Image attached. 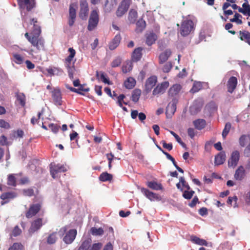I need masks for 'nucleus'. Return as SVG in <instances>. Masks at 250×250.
<instances>
[{"label":"nucleus","instance_id":"obj_46","mask_svg":"<svg viewBox=\"0 0 250 250\" xmlns=\"http://www.w3.org/2000/svg\"><path fill=\"white\" fill-rule=\"evenodd\" d=\"M242 16L240 14L236 12L234 14V18L229 20L230 22H236L237 24H241L243 22L241 19Z\"/></svg>","mask_w":250,"mask_h":250},{"label":"nucleus","instance_id":"obj_61","mask_svg":"<svg viewBox=\"0 0 250 250\" xmlns=\"http://www.w3.org/2000/svg\"><path fill=\"white\" fill-rule=\"evenodd\" d=\"M125 98V96L123 94H120L117 98V99H118L117 103L120 107H122L123 103L125 104H127L126 103L123 101Z\"/></svg>","mask_w":250,"mask_h":250},{"label":"nucleus","instance_id":"obj_14","mask_svg":"<svg viewBox=\"0 0 250 250\" xmlns=\"http://www.w3.org/2000/svg\"><path fill=\"white\" fill-rule=\"evenodd\" d=\"M240 159V153L237 150L233 151L231 154L230 158L228 161L229 167H234L238 163Z\"/></svg>","mask_w":250,"mask_h":250},{"label":"nucleus","instance_id":"obj_60","mask_svg":"<svg viewBox=\"0 0 250 250\" xmlns=\"http://www.w3.org/2000/svg\"><path fill=\"white\" fill-rule=\"evenodd\" d=\"M22 192L23 195L26 196L31 197L34 194V190L31 188L24 189L23 190Z\"/></svg>","mask_w":250,"mask_h":250},{"label":"nucleus","instance_id":"obj_34","mask_svg":"<svg viewBox=\"0 0 250 250\" xmlns=\"http://www.w3.org/2000/svg\"><path fill=\"white\" fill-rule=\"evenodd\" d=\"M157 38V35L153 33H150L146 36V43L150 46L155 43Z\"/></svg>","mask_w":250,"mask_h":250},{"label":"nucleus","instance_id":"obj_49","mask_svg":"<svg viewBox=\"0 0 250 250\" xmlns=\"http://www.w3.org/2000/svg\"><path fill=\"white\" fill-rule=\"evenodd\" d=\"M137 29L140 31H142L146 27V21L142 19H139L136 22Z\"/></svg>","mask_w":250,"mask_h":250},{"label":"nucleus","instance_id":"obj_4","mask_svg":"<svg viewBox=\"0 0 250 250\" xmlns=\"http://www.w3.org/2000/svg\"><path fill=\"white\" fill-rule=\"evenodd\" d=\"M102 247L103 244L101 242L92 244L91 239L88 238L83 241L78 250H100Z\"/></svg>","mask_w":250,"mask_h":250},{"label":"nucleus","instance_id":"obj_63","mask_svg":"<svg viewBox=\"0 0 250 250\" xmlns=\"http://www.w3.org/2000/svg\"><path fill=\"white\" fill-rule=\"evenodd\" d=\"M0 127L9 129L10 127L9 124L3 119H0Z\"/></svg>","mask_w":250,"mask_h":250},{"label":"nucleus","instance_id":"obj_11","mask_svg":"<svg viewBox=\"0 0 250 250\" xmlns=\"http://www.w3.org/2000/svg\"><path fill=\"white\" fill-rule=\"evenodd\" d=\"M43 219L42 218H37L31 223V226L29 229L30 233H33L39 230L43 226Z\"/></svg>","mask_w":250,"mask_h":250},{"label":"nucleus","instance_id":"obj_19","mask_svg":"<svg viewBox=\"0 0 250 250\" xmlns=\"http://www.w3.org/2000/svg\"><path fill=\"white\" fill-rule=\"evenodd\" d=\"M237 83V79L235 77L231 76L229 79L227 83V86L228 91L229 93H232L234 91L236 87Z\"/></svg>","mask_w":250,"mask_h":250},{"label":"nucleus","instance_id":"obj_57","mask_svg":"<svg viewBox=\"0 0 250 250\" xmlns=\"http://www.w3.org/2000/svg\"><path fill=\"white\" fill-rule=\"evenodd\" d=\"M249 136H247L246 135H242L239 138V144L242 147H244L245 146L247 142V137Z\"/></svg>","mask_w":250,"mask_h":250},{"label":"nucleus","instance_id":"obj_24","mask_svg":"<svg viewBox=\"0 0 250 250\" xmlns=\"http://www.w3.org/2000/svg\"><path fill=\"white\" fill-rule=\"evenodd\" d=\"M67 89H69L71 91L79 94L82 95H84V94L83 92H88L89 91V88H84V84H80L79 88H75L68 85H66Z\"/></svg>","mask_w":250,"mask_h":250},{"label":"nucleus","instance_id":"obj_48","mask_svg":"<svg viewBox=\"0 0 250 250\" xmlns=\"http://www.w3.org/2000/svg\"><path fill=\"white\" fill-rule=\"evenodd\" d=\"M231 124L229 122H228L226 124L222 134V137L224 139H225L226 138L227 136L229 134L231 128Z\"/></svg>","mask_w":250,"mask_h":250},{"label":"nucleus","instance_id":"obj_3","mask_svg":"<svg viewBox=\"0 0 250 250\" xmlns=\"http://www.w3.org/2000/svg\"><path fill=\"white\" fill-rule=\"evenodd\" d=\"M67 229L66 226L63 227L60 229L59 233L61 237L65 233L63 238V241L66 244H70L75 239L77 234V231L75 229H71L66 232Z\"/></svg>","mask_w":250,"mask_h":250},{"label":"nucleus","instance_id":"obj_9","mask_svg":"<svg viewBox=\"0 0 250 250\" xmlns=\"http://www.w3.org/2000/svg\"><path fill=\"white\" fill-rule=\"evenodd\" d=\"M141 191L144 195L151 201H160L162 200V198L160 195L150 191L147 188H141Z\"/></svg>","mask_w":250,"mask_h":250},{"label":"nucleus","instance_id":"obj_58","mask_svg":"<svg viewBox=\"0 0 250 250\" xmlns=\"http://www.w3.org/2000/svg\"><path fill=\"white\" fill-rule=\"evenodd\" d=\"M46 70L51 76L54 75L55 74V72L56 71L62 72V70L61 69H60L57 67H54L53 68H51V67H49L48 68H47L46 69Z\"/></svg>","mask_w":250,"mask_h":250},{"label":"nucleus","instance_id":"obj_56","mask_svg":"<svg viewBox=\"0 0 250 250\" xmlns=\"http://www.w3.org/2000/svg\"><path fill=\"white\" fill-rule=\"evenodd\" d=\"M48 127L54 133H57L60 128V126L59 125L53 123L50 124Z\"/></svg>","mask_w":250,"mask_h":250},{"label":"nucleus","instance_id":"obj_15","mask_svg":"<svg viewBox=\"0 0 250 250\" xmlns=\"http://www.w3.org/2000/svg\"><path fill=\"white\" fill-rule=\"evenodd\" d=\"M169 82L167 81L163 82L160 84H158L153 90V95H157L164 93L169 86Z\"/></svg>","mask_w":250,"mask_h":250},{"label":"nucleus","instance_id":"obj_44","mask_svg":"<svg viewBox=\"0 0 250 250\" xmlns=\"http://www.w3.org/2000/svg\"><path fill=\"white\" fill-rule=\"evenodd\" d=\"M203 88L202 83L200 82H195L194 83L192 88L190 89V92L194 93L198 92Z\"/></svg>","mask_w":250,"mask_h":250},{"label":"nucleus","instance_id":"obj_25","mask_svg":"<svg viewBox=\"0 0 250 250\" xmlns=\"http://www.w3.org/2000/svg\"><path fill=\"white\" fill-rule=\"evenodd\" d=\"M226 156L224 151H221L219 152L215 157V165H220L223 164L226 160Z\"/></svg>","mask_w":250,"mask_h":250},{"label":"nucleus","instance_id":"obj_22","mask_svg":"<svg viewBox=\"0 0 250 250\" xmlns=\"http://www.w3.org/2000/svg\"><path fill=\"white\" fill-rule=\"evenodd\" d=\"M121 39V35L120 34H117L109 43L108 46L109 49L113 50L116 48L119 45Z\"/></svg>","mask_w":250,"mask_h":250},{"label":"nucleus","instance_id":"obj_5","mask_svg":"<svg viewBox=\"0 0 250 250\" xmlns=\"http://www.w3.org/2000/svg\"><path fill=\"white\" fill-rule=\"evenodd\" d=\"M99 21L98 11L96 9L93 10L90 15L88 20L87 29L89 31L93 30L97 26Z\"/></svg>","mask_w":250,"mask_h":250},{"label":"nucleus","instance_id":"obj_40","mask_svg":"<svg viewBox=\"0 0 250 250\" xmlns=\"http://www.w3.org/2000/svg\"><path fill=\"white\" fill-rule=\"evenodd\" d=\"M138 17V14L137 11L134 9H131L129 12L128 19L130 22L134 23L136 21Z\"/></svg>","mask_w":250,"mask_h":250},{"label":"nucleus","instance_id":"obj_51","mask_svg":"<svg viewBox=\"0 0 250 250\" xmlns=\"http://www.w3.org/2000/svg\"><path fill=\"white\" fill-rule=\"evenodd\" d=\"M22 232L21 229L19 228L18 226H16L13 229L11 236L14 237H17L20 235Z\"/></svg>","mask_w":250,"mask_h":250},{"label":"nucleus","instance_id":"obj_31","mask_svg":"<svg viewBox=\"0 0 250 250\" xmlns=\"http://www.w3.org/2000/svg\"><path fill=\"white\" fill-rule=\"evenodd\" d=\"M176 110V103L175 101H172L170 103L166 108V114L173 115Z\"/></svg>","mask_w":250,"mask_h":250},{"label":"nucleus","instance_id":"obj_36","mask_svg":"<svg viewBox=\"0 0 250 250\" xmlns=\"http://www.w3.org/2000/svg\"><path fill=\"white\" fill-rule=\"evenodd\" d=\"M132 63L131 61H126L122 66V70L124 73H127L132 69Z\"/></svg>","mask_w":250,"mask_h":250},{"label":"nucleus","instance_id":"obj_53","mask_svg":"<svg viewBox=\"0 0 250 250\" xmlns=\"http://www.w3.org/2000/svg\"><path fill=\"white\" fill-rule=\"evenodd\" d=\"M158 147L166 156L168 160H170L171 162H172V163H173V165L174 166V167L176 165H177L176 162H175V159H174V158H173L169 153H168L167 152L165 151L160 146H158Z\"/></svg>","mask_w":250,"mask_h":250},{"label":"nucleus","instance_id":"obj_55","mask_svg":"<svg viewBox=\"0 0 250 250\" xmlns=\"http://www.w3.org/2000/svg\"><path fill=\"white\" fill-rule=\"evenodd\" d=\"M195 192L193 190L188 191L185 190L183 194V196L186 199H190L194 194Z\"/></svg>","mask_w":250,"mask_h":250},{"label":"nucleus","instance_id":"obj_28","mask_svg":"<svg viewBox=\"0 0 250 250\" xmlns=\"http://www.w3.org/2000/svg\"><path fill=\"white\" fill-rule=\"evenodd\" d=\"M239 34L240 39L250 45V32L246 30L240 31Z\"/></svg>","mask_w":250,"mask_h":250},{"label":"nucleus","instance_id":"obj_64","mask_svg":"<svg viewBox=\"0 0 250 250\" xmlns=\"http://www.w3.org/2000/svg\"><path fill=\"white\" fill-rule=\"evenodd\" d=\"M164 148L167 149L168 151L172 149L173 146L171 143L167 144L165 141H162L161 143Z\"/></svg>","mask_w":250,"mask_h":250},{"label":"nucleus","instance_id":"obj_17","mask_svg":"<svg viewBox=\"0 0 250 250\" xmlns=\"http://www.w3.org/2000/svg\"><path fill=\"white\" fill-rule=\"evenodd\" d=\"M75 7L76 5L74 4H71L69 6L68 24L70 26H73L75 21L76 17Z\"/></svg>","mask_w":250,"mask_h":250},{"label":"nucleus","instance_id":"obj_62","mask_svg":"<svg viewBox=\"0 0 250 250\" xmlns=\"http://www.w3.org/2000/svg\"><path fill=\"white\" fill-rule=\"evenodd\" d=\"M125 98V96L123 94H120L117 98V99H118L117 103L120 107H122L123 103L125 104H127L126 103L123 101Z\"/></svg>","mask_w":250,"mask_h":250},{"label":"nucleus","instance_id":"obj_41","mask_svg":"<svg viewBox=\"0 0 250 250\" xmlns=\"http://www.w3.org/2000/svg\"><path fill=\"white\" fill-rule=\"evenodd\" d=\"M7 184L9 186L13 187H15L17 186L16 178L15 174H10L8 175Z\"/></svg>","mask_w":250,"mask_h":250},{"label":"nucleus","instance_id":"obj_52","mask_svg":"<svg viewBox=\"0 0 250 250\" xmlns=\"http://www.w3.org/2000/svg\"><path fill=\"white\" fill-rule=\"evenodd\" d=\"M23 246L20 243H14L8 250H22Z\"/></svg>","mask_w":250,"mask_h":250},{"label":"nucleus","instance_id":"obj_32","mask_svg":"<svg viewBox=\"0 0 250 250\" xmlns=\"http://www.w3.org/2000/svg\"><path fill=\"white\" fill-rule=\"evenodd\" d=\"M195 127L198 130H202L206 125V121L204 119H197L193 122Z\"/></svg>","mask_w":250,"mask_h":250},{"label":"nucleus","instance_id":"obj_43","mask_svg":"<svg viewBox=\"0 0 250 250\" xmlns=\"http://www.w3.org/2000/svg\"><path fill=\"white\" fill-rule=\"evenodd\" d=\"M141 94V90L139 89H135L132 93L131 100L134 102H137Z\"/></svg>","mask_w":250,"mask_h":250},{"label":"nucleus","instance_id":"obj_54","mask_svg":"<svg viewBox=\"0 0 250 250\" xmlns=\"http://www.w3.org/2000/svg\"><path fill=\"white\" fill-rule=\"evenodd\" d=\"M122 62V59L118 57L116 58L111 63V66L112 67H118L120 65Z\"/></svg>","mask_w":250,"mask_h":250},{"label":"nucleus","instance_id":"obj_27","mask_svg":"<svg viewBox=\"0 0 250 250\" xmlns=\"http://www.w3.org/2000/svg\"><path fill=\"white\" fill-rule=\"evenodd\" d=\"M128 8V6L127 5L126 3L124 1H122L116 11L117 16L122 17L127 11Z\"/></svg>","mask_w":250,"mask_h":250},{"label":"nucleus","instance_id":"obj_1","mask_svg":"<svg viewBox=\"0 0 250 250\" xmlns=\"http://www.w3.org/2000/svg\"><path fill=\"white\" fill-rule=\"evenodd\" d=\"M69 55L64 59V63L65 67L67 69L68 76L71 80L74 79V74L76 72L75 63L76 59H73L76 55V51L72 47H70L68 50Z\"/></svg>","mask_w":250,"mask_h":250},{"label":"nucleus","instance_id":"obj_37","mask_svg":"<svg viewBox=\"0 0 250 250\" xmlns=\"http://www.w3.org/2000/svg\"><path fill=\"white\" fill-rule=\"evenodd\" d=\"M58 239L57 237V232H53L50 233L47 238V243L49 245H52L55 244Z\"/></svg>","mask_w":250,"mask_h":250},{"label":"nucleus","instance_id":"obj_47","mask_svg":"<svg viewBox=\"0 0 250 250\" xmlns=\"http://www.w3.org/2000/svg\"><path fill=\"white\" fill-rule=\"evenodd\" d=\"M243 8L239 7L238 8V11L240 13L246 15V12H250V5L248 4V1L244 2L242 4Z\"/></svg>","mask_w":250,"mask_h":250},{"label":"nucleus","instance_id":"obj_33","mask_svg":"<svg viewBox=\"0 0 250 250\" xmlns=\"http://www.w3.org/2000/svg\"><path fill=\"white\" fill-rule=\"evenodd\" d=\"M146 185L149 188L153 190H158L163 189L162 185L155 181L147 182Z\"/></svg>","mask_w":250,"mask_h":250},{"label":"nucleus","instance_id":"obj_42","mask_svg":"<svg viewBox=\"0 0 250 250\" xmlns=\"http://www.w3.org/2000/svg\"><path fill=\"white\" fill-rule=\"evenodd\" d=\"M17 101L19 103L22 107L25 105L26 98L23 93H18L16 94Z\"/></svg>","mask_w":250,"mask_h":250},{"label":"nucleus","instance_id":"obj_38","mask_svg":"<svg viewBox=\"0 0 250 250\" xmlns=\"http://www.w3.org/2000/svg\"><path fill=\"white\" fill-rule=\"evenodd\" d=\"M117 5L116 0H106L104 4L105 8L107 11H110Z\"/></svg>","mask_w":250,"mask_h":250},{"label":"nucleus","instance_id":"obj_13","mask_svg":"<svg viewBox=\"0 0 250 250\" xmlns=\"http://www.w3.org/2000/svg\"><path fill=\"white\" fill-rule=\"evenodd\" d=\"M51 95L55 104L56 105H61L62 104V94L59 88L54 89L51 92Z\"/></svg>","mask_w":250,"mask_h":250},{"label":"nucleus","instance_id":"obj_50","mask_svg":"<svg viewBox=\"0 0 250 250\" xmlns=\"http://www.w3.org/2000/svg\"><path fill=\"white\" fill-rule=\"evenodd\" d=\"M13 56L16 63L21 64L23 62V58L21 55L15 53L13 54Z\"/></svg>","mask_w":250,"mask_h":250},{"label":"nucleus","instance_id":"obj_16","mask_svg":"<svg viewBox=\"0 0 250 250\" xmlns=\"http://www.w3.org/2000/svg\"><path fill=\"white\" fill-rule=\"evenodd\" d=\"M18 1L21 8H26L28 11L35 6V0H18Z\"/></svg>","mask_w":250,"mask_h":250},{"label":"nucleus","instance_id":"obj_20","mask_svg":"<svg viewBox=\"0 0 250 250\" xmlns=\"http://www.w3.org/2000/svg\"><path fill=\"white\" fill-rule=\"evenodd\" d=\"M17 196V193L14 191L4 192L0 196L2 200H5L4 202H1V205L7 203L11 199H13Z\"/></svg>","mask_w":250,"mask_h":250},{"label":"nucleus","instance_id":"obj_39","mask_svg":"<svg viewBox=\"0 0 250 250\" xmlns=\"http://www.w3.org/2000/svg\"><path fill=\"white\" fill-rule=\"evenodd\" d=\"M112 178V175L106 172L101 173L99 177V180L102 182L111 181Z\"/></svg>","mask_w":250,"mask_h":250},{"label":"nucleus","instance_id":"obj_10","mask_svg":"<svg viewBox=\"0 0 250 250\" xmlns=\"http://www.w3.org/2000/svg\"><path fill=\"white\" fill-rule=\"evenodd\" d=\"M88 6L86 1L85 0H81L80 10L79 12L80 18L83 20H86L88 16Z\"/></svg>","mask_w":250,"mask_h":250},{"label":"nucleus","instance_id":"obj_23","mask_svg":"<svg viewBox=\"0 0 250 250\" xmlns=\"http://www.w3.org/2000/svg\"><path fill=\"white\" fill-rule=\"evenodd\" d=\"M245 175V170L243 166H240L236 170L234 177L236 180L241 181L244 178Z\"/></svg>","mask_w":250,"mask_h":250},{"label":"nucleus","instance_id":"obj_6","mask_svg":"<svg viewBox=\"0 0 250 250\" xmlns=\"http://www.w3.org/2000/svg\"><path fill=\"white\" fill-rule=\"evenodd\" d=\"M193 28L194 23L192 20H185L181 24L180 33L182 36H187L189 34L191 31L193 29Z\"/></svg>","mask_w":250,"mask_h":250},{"label":"nucleus","instance_id":"obj_12","mask_svg":"<svg viewBox=\"0 0 250 250\" xmlns=\"http://www.w3.org/2000/svg\"><path fill=\"white\" fill-rule=\"evenodd\" d=\"M30 24L33 25V28L29 33L30 36L41 35V27L37 19L33 18L31 20Z\"/></svg>","mask_w":250,"mask_h":250},{"label":"nucleus","instance_id":"obj_7","mask_svg":"<svg viewBox=\"0 0 250 250\" xmlns=\"http://www.w3.org/2000/svg\"><path fill=\"white\" fill-rule=\"evenodd\" d=\"M42 208V204L40 203L31 204L28 209L25 212L26 217L30 219L35 216L40 211Z\"/></svg>","mask_w":250,"mask_h":250},{"label":"nucleus","instance_id":"obj_29","mask_svg":"<svg viewBox=\"0 0 250 250\" xmlns=\"http://www.w3.org/2000/svg\"><path fill=\"white\" fill-rule=\"evenodd\" d=\"M171 54V51L170 49H167L164 52L160 54L159 56V63H163L166 62Z\"/></svg>","mask_w":250,"mask_h":250},{"label":"nucleus","instance_id":"obj_45","mask_svg":"<svg viewBox=\"0 0 250 250\" xmlns=\"http://www.w3.org/2000/svg\"><path fill=\"white\" fill-rule=\"evenodd\" d=\"M90 231L91 234L94 236H101L104 233V231L102 228L97 229L96 227H92L91 228Z\"/></svg>","mask_w":250,"mask_h":250},{"label":"nucleus","instance_id":"obj_2","mask_svg":"<svg viewBox=\"0 0 250 250\" xmlns=\"http://www.w3.org/2000/svg\"><path fill=\"white\" fill-rule=\"evenodd\" d=\"M24 36L37 52L45 50V41L41 35L30 36L29 33L26 32Z\"/></svg>","mask_w":250,"mask_h":250},{"label":"nucleus","instance_id":"obj_35","mask_svg":"<svg viewBox=\"0 0 250 250\" xmlns=\"http://www.w3.org/2000/svg\"><path fill=\"white\" fill-rule=\"evenodd\" d=\"M136 84V81L132 77H129L124 82V85L127 89L133 88Z\"/></svg>","mask_w":250,"mask_h":250},{"label":"nucleus","instance_id":"obj_59","mask_svg":"<svg viewBox=\"0 0 250 250\" xmlns=\"http://www.w3.org/2000/svg\"><path fill=\"white\" fill-rule=\"evenodd\" d=\"M172 67V65L171 62H167L163 66L162 69L164 72H169Z\"/></svg>","mask_w":250,"mask_h":250},{"label":"nucleus","instance_id":"obj_26","mask_svg":"<svg viewBox=\"0 0 250 250\" xmlns=\"http://www.w3.org/2000/svg\"><path fill=\"white\" fill-rule=\"evenodd\" d=\"M190 241L197 245L200 246H208V243L205 239H201L195 235H191L190 237Z\"/></svg>","mask_w":250,"mask_h":250},{"label":"nucleus","instance_id":"obj_30","mask_svg":"<svg viewBox=\"0 0 250 250\" xmlns=\"http://www.w3.org/2000/svg\"><path fill=\"white\" fill-rule=\"evenodd\" d=\"M181 89V86L178 84H175L171 86L168 90V95L171 97L177 95Z\"/></svg>","mask_w":250,"mask_h":250},{"label":"nucleus","instance_id":"obj_18","mask_svg":"<svg viewBox=\"0 0 250 250\" xmlns=\"http://www.w3.org/2000/svg\"><path fill=\"white\" fill-rule=\"evenodd\" d=\"M157 82L156 76H152L148 78L145 84V90L147 93L149 92L152 88L155 85Z\"/></svg>","mask_w":250,"mask_h":250},{"label":"nucleus","instance_id":"obj_21","mask_svg":"<svg viewBox=\"0 0 250 250\" xmlns=\"http://www.w3.org/2000/svg\"><path fill=\"white\" fill-rule=\"evenodd\" d=\"M142 50L143 48L141 47L135 48L132 53L131 61L137 62L140 61L142 57Z\"/></svg>","mask_w":250,"mask_h":250},{"label":"nucleus","instance_id":"obj_8","mask_svg":"<svg viewBox=\"0 0 250 250\" xmlns=\"http://www.w3.org/2000/svg\"><path fill=\"white\" fill-rule=\"evenodd\" d=\"M67 170L66 168L63 165L60 164H55L51 163L50 166V174L53 178L57 177V174L58 173L65 172Z\"/></svg>","mask_w":250,"mask_h":250}]
</instances>
